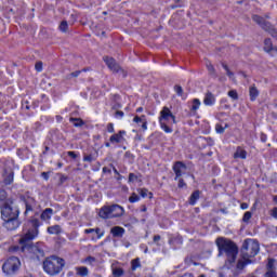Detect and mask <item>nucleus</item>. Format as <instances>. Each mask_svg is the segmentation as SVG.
<instances>
[{"instance_id": "42", "label": "nucleus", "mask_w": 277, "mask_h": 277, "mask_svg": "<svg viewBox=\"0 0 277 277\" xmlns=\"http://www.w3.org/2000/svg\"><path fill=\"white\" fill-rule=\"evenodd\" d=\"M135 181H137V175H135V173H130L129 183H135Z\"/></svg>"}, {"instance_id": "54", "label": "nucleus", "mask_w": 277, "mask_h": 277, "mask_svg": "<svg viewBox=\"0 0 277 277\" xmlns=\"http://www.w3.org/2000/svg\"><path fill=\"white\" fill-rule=\"evenodd\" d=\"M95 232H96V228H89V229L84 230L85 235H90V234L95 233Z\"/></svg>"}, {"instance_id": "47", "label": "nucleus", "mask_w": 277, "mask_h": 277, "mask_svg": "<svg viewBox=\"0 0 277 277\" xmlns=\"http://www.w3.org/2000/svg\"><path fill=\"white\" fill-rule=\"evenodd\" d=\"M107 131H108V133H115V129H114V123H108L107 124Z\"/></svg>"}, {"instance_id": "46", "label": "nucleus", "mask_w": 277, "mask_h": 277, "mask_svg": "<svg viewBox=\"0 0 277 277\" xmlns=\"http://www.w3.org/2000/svg\"><path fill=\"white\" fill-rule=\"evenodd\" d=\"M115 118H124V111L122 110H117L115 113Z\"/></svg>"}, {"instance_id": "14", "label": "nucleus", "mask_w": 277, "mask_h": 277, "mask_svg": "<svg viewBox=\"0 0 277 277\" xmlns=\"http://www.w3.org/2000/svg\"><path fill=\"white\" fill-rule=\"evenodd\" d=\"M98 215L102 217V220H111L113 216L110 206H104L102 209H100Z\"/></svg>"}, {"instance_id": "48", "label": "nucleus", "mask_w": 277, "mask_h": 277, "mask_svg": "<svg viewBox=\"0 0 277 277\" xmlns=\"http://www.w3.org/2000/svg\"><path fill=\"white\" fill-rule=\"evenodd\" d=\"M68 157H70L71 159H77V157H79V155H77V153L75 151H67Z\"/></svg>"}, {"instance_id": "61", "label": "nucleus", "mask_w": 277, "mask_h": 277, "mask_svg": "<svg viewBox=\"0 0 277 277\" xmlns=\"http://www.w3.org/2000/svg\"><path fill=\"white\" fill-rule=\"evenodd\" d=\"M136 111H137V114H140V113L144 111V108H143V107H138V108L136 109Z\"/></svg>"}, {"instance_id": "9", "label": "nucleus", "mask_w": 277, "mask_h": 277, "mask_svg": "<svg viewBox=\"0 0 277 277\" xmlns=\"http://www.w3.org/2000/svg\"><path fill=\"white\" fill-rule=\"evenodd\" d=\"M173 120V124H176V116L172 114V110L168 108V106H164L162 110L160 111L159 122H163V120Z\"/></svg>"}, {"instance_id": "16", "label": "nucleus", "mask_w": 277, "mask_h": 277, "mask_svg": "<svg viewBox=\"0 0 277 277\" xmlns=\"http://www.w3.org/2000/svg\"><path fill=\"white\" fill-rule=\"evenodd\" d=\"M110 233L113 235V237H117V238H122L124 237V227L121 226H115L110 229Z\"/></svg>"}, {"instance_id": "36", "label": "nucleus", "mask_w": 277, "mask_h": 277, "mask_svg": "<svg viewBox=\"0 0 277 277\" xmlns=\"http://www.w3.org/2000/svg\"><path fill=\"white\" fill-rule=\"evenodd\" d=\"M228 96L230 97V98H233V101H238V98H239V94L235 91V90H230V91H228Z\"/></svg>"}, {"instance_id": "40", "label": "nucleus", "mask_w": 277, "mask_h": 277, "mask_svg": "<svg viewBox=\"0 0 277 277\" xmlns=\"http://www.w3.org/2000/svg\"><path fill=\"white\" fill-rule=\"evenodd\" d=\"M84 263H88V265H92L93 263H96V258L89 255L85 260Z\"/></svg>"}, {"instance_id": "29", "label": "nucleus", "mask_w": 277, "mask_h": 277, "mask_svg": "<svg viewBox=\"0 0 277 277\" xmlns=\"http://www.w3.org/2000/svg\"><path fill=\"white\" fill-rule=\"evenodd\" d=\"M226 129H228V123H225L224 126L220 124V123H216L215 124V131L216 133H224V131H226Z\"/></svg>"}, {"instance_id": "60", "label": "nucleus", "mask_w": 277, "mask_h": 277, "mask_svg": "<svg viewBox=\"0 0 277 277\" xmlns=\"http://www.w3.org/2000/svg\"><path fill=\"white\" fill-rule=\"evenodd\" d=\"M160 240H161V236L160 235L154 236V241H160Z\"/></svg>"}, {"instance_id": "23", "label": "nucleus", "mask_w": 277, "mask_h": 277, "mask_svg": "<svg viewBox=\"0 0 277 277\" xmlns=\"http://www.w3.org/2000/svg\"><path fill=\"white\" fill-rule=\"evenodd\" d=\"M198 200H200V190H195L189 197V205L194 207Z\"/></svg>"}, {"instance_id": "49", "label": "nucleus", "mask_w": 277, "mask_h": 277, "mask_svg": "<svg viewBox=\"0 0 277 277\" xmlns=\"http://www.w3.org/2000/svg\"><path fill=\"white\" fill-rule=\"evenodd\" d=\"M29 211H34V208L31 207V205H29V202L26 201V211H25V213H29Z\"/></svg>"}, {"instance_id": "34", "label": "nucleus", "mask_w": 277, "mask_h": 277, "mask_svg": "<svg viewBox=\"0 0 277 277\" xmlns=\"http://www.w3.org/2000/svg\"><path fill=\"white\" fill-rule=\"evenodd\" d=\"M14 181V173H10L6 177H4L5 185H12Z\"/></svg>"}, {"instance_id": "45", "label": "nucleus", "mask_w": 277, "mask_h": 277, "mask_svg": "<svg viewBox=\"0 0 277 277\" xmlns=\"http://www.w3.org/2000/svg\"><path fill=\"white\" fill-rule=\"evenodd\" d=\"M95 233L97 235V239H101L105 235V232H101V228L96 227Z\"/></svg>"}, {"instance_id": "24", "label": "nucleus", "mask_w": 277, "mask_h": 277, "mask_svg": "<svg viewBox=\"0 0 277 277\" xmlns=\"http://www.w3.org/2000/svg\"><path fill=\"white\" fill-rule=\"evenodd\" d=\"M111 276L110 277H123L124 276V269L121 267H113L111 268Z\"/></svg>"}, {"instance_id": "55", "label": "nucleus", "mask_w": 277, "mask_h": 277, "mask_svg": "<svg viewBox=\"0 0 277 277\" xmlns=\"http://www.w3.org/2000/svg\"><path fill=\"white\" fill-rule=\"evenodd\" d=\"M226 75H227V77H229V79H233L235 77V74L230 70H227Z\"/></svg>"}, {"instance_id": "10", "label": "nucleus", "mask_w": 277, "mask_h": 277, "mask_svg": "<svg viewBox=\"0 0 277 277\" xmlns=\"http://www.w3.org/2000/svg\"><path fill=\"white\" fill-rule=\"evenodd\" d=\"M265 277H277L275 259H268V262L266 264Z\"/></svg>"}, {"instance_id": "58", "label": "nucleus", "mask_w": 277, "mask_h": 277, "mask_svg": "<svg viewBox=\"0 0 277 277\" xmlns=\"http://www.w3.org/2000/svg\"><path fill=\"white\" fill-rule=\"evenodd\" d=\"M240 209L246 210L248 209V203L243 202L240 205Z\"/></svg>"}, {"instance_id": "22", "label": "nucleus", "mask_w": 277, "mask_h": 277, "mask_svg": "<svg viewBox=\"0 0 277 277\" xmlns=\"http://www.w3.org/2000/svg\"><path fill=\"white\" fill-rule=\"evenodd\" d=\"M249 96H250V101L252 102L256 101V98L259 97V89H256V87L254 85L250 87Z\"/></svg>"}, {"instance_id": "38", "label": "nucleus", "mask_w": 277, "mask_h": 277, "mask_svg": "<svg viewBox=\"0 0 277 277\" xmlns=\"http://www.w3.org/2000/svg\"><path fill=\"white\" fill-rule=\"evenodd\" d=\"M129 202L133 203V202H140V196H137V194L133 193L130 197H129Z\"/></svg>"}, {"instance_id": "25", "label": "nucleus", "mask_w": 277, "mask_h": 277, "mask_svg": "<svg viewBox=\"0 0 277 277\" xmlns=\"http://www.w3.org/2000/svg\"><path fill=\"white\" fill-rule=\"evenodd\" d=\"M77 275L78 276H88L90 274V271L85 266H79L76 268Z\"/></svg>"}, {"instance_id": "21", "label": "nucleus", "mask_w": 277, "mask_h": 277, "mask_svg": "<svg viewBox=\"0 0 277 277\" xmlns=\"http://www.w3.org/2000/svg\"><path fill=\"white\" fill-rule=\"evenodd\" d=\"M264 51L266 53H272V51H276V48H274V44L272 43V39L267 38L264 40Z\"/></svg>"}, {"instance_id": "33", "label": "nucleus", "mask_w": 277, "mask_h": 277, "mask_svg": "<svg viewBox=\"0 0 277 277\" xmlns=\"http://www.w3.org/2000/svg\"><path fill=\"white\" fill-rule=\"evenodd\" d=\"M83 161H87L88 163H92V161H96V156L90 154L83 156Z\"/></svg>"}, {"instance_id": "30", "label": "nucleus", "mask_w": 277, "mask_h": 277, "mask_svg": "<svg viewBox=\"0 0 277 277\" xmlns=\"http://www.w3.org/2000/svg\"><path fill=\"white\" fill-rule=\"evenodd\" d=\"M198 109H200V100L194 98L193 100V105L190 107V110L198 111Z\"/></svg>"}, {"instance_id": "50", "label": "nucleus", "mask_w": 277, "mask_h": 277, "mask_svg": "<svg viewBox=\"0 0 277 277\" xmlns=\"http://www.w3.org/2000/svg\"><path fill=\"white\" fill-rule=\"evenodd\" d=\"M6 195H5V190L0 189V200H5Z\"/></svg>"}, {"instance_id": "35", "label": "nucleus", "mask_w": 277, "mask_h": 277, "mask_svg": "<svg viewBox=\"0 0 277 277\" xmlns=\"http://www.w3.org/2000/svg\"><path fill=\"white\" fill-rule=\"evenodd\" d=\"M161 129L164 131V133H172V128L168 127L166 122L161 121L159 122Z\"/></svg>"}, {"instance_id": "1", "label": "nucleus", "mask_w": 277, "mask_h": 277, "mask_svg": "<svg viewBox=\"0 0 277 277\" xmlns=\"http://www.w3.org/2000/svg\"><path fill=\"white\" fill-rule=\"evenodd\" d=\"M39 214L36 213L35 216L30 217L28 221V225L30 226L27 233L21 237L19 243L22 246L23 252L27 250L29 254H34V256L37 259V261H40V259H44V245L42 242L37 243H29V241H32V239H36L38 237V233L41 224L40 220L36 216Z\"/></svg>"}, {"instance_id": "32", "label": "nucleus", "mask_w": 277, "mask_h": 277, "mask_svg": "<svg viewBox=\"0 0 277 277\" xmlns=\"http://www.w3.org/2000/svg\"><path fill=\"white\" fill-rule=\"evenodd\" d=\"M250 220H252V212H250V211L245 212V214L242 216V222H245V224H248V222H250Z\"/></svg>"}, {"instance_id": "56", "label": "nucleus", "mask_w": 277, "mask_h": 277, "mask_svg": "<svg viewBox=\"0 0 277 277\" xmlns=\"http://www.w3.org/2000/svg\"><path fill=\"white\" fill-rule=\"evenodd\" d=\"M41 176H42V179H44V181H48V179H49V173L42 172V173H41Z\"/></svg>"}, {"instance_id": "15", "label": "nucleus", "mask_w": 277, "mask_h": 277, "mask_svg": "<svg viewBox=\"0 0 277 277\" xmlns=\"http://www.w3.org/2000/svg\"><path fill=\"white\" fill-rule=\"evenodd\" d=\"M133 122H136V124H140L141 122L143 131H146V129H148V121L146 120V115H142L141 117L135 116Z\"/></svg>"}, {"instance_id": "19", "label": "nucleus", "mask_w": 277, "mask_h": 277, "mask_svg": "<svg viewBox=\"0 0 277 277\" xmlns=\"http://www.w3.org/2000/svg\"><path fill=\"white\" fill-rule=\"evenodd\" d=\"M47 233L49 235H62V226L60 225H52L47 228Z\"/></svg>"}, {"instance_id": "43", "label": "nucleus", "mask_w": 277, "mask_h": 277, "mask_svg": "<svg viewBox=\"0 0 277 277\" xmlns=\"http://www.w3.org/2000/svg\"><path fill=\"white\" fill-rule=\"evenodd\" d=\"M35 68L37 72H42V62H37Z\"/></svg>"}, {"instance_id": "5", "label": "nucleus", "mask_w": 277, "mask_h": 277, "mask_svg": "<svg viewBox=\"0 0 277 277\" xmlns=\"http://www.w3.org/2000/svg\"><path fill=\"white\" fill-rule=\"evenodd\" d=\"M18 269H21V260L16 256L9 258L2 265V272L8 276H14Z\"/></svg>"}, {"instance_id": "18", "label": "nucleus", "mask_w": 277, "mask_h": 277, "mask_svg": "<svg viewBox=\"0 0 277 277\" xmlns=\"http://www.w3.org/2000/svg\"><path fill=\"white\" fill-rule=\"evenodd\" d=\"M246 157H248V151L241 147H237L234 153V159H246Z\"/></svg>"}, {"instance_id": "31", "label": "nucleus", "mask_w": 277, "mask_h": 277, "mask_svg": "<svg viewBox=\"0 0 277 277\" xmlns=\"http://www.w3.org/2000/svg\"><path fill=\"white\" fill-rule=\"evenodd\" d=\"M131 265H132L133 272H135V269H137V267H142V264L140 263V258L132 260Z\"/></svg>"}, {"instance_id": "2", "label": "nucleus", "mask_w": 277, "mask_h": 277, "mask_svg": "<svg viewBox=\"0 0 277 277\" xmlns=\"http://www.w3.org/2000/svg\"><path fill=\"white\" fill-rule=\"evenodd\" d=\"M215 245L219 249V256H226L225 264L223 266V273L225 277H235V267H237V254H239V248L233 240L224 237H219L215 240Z\"/></svg>"}, {"instance_id": "57", "label": "nucleus", "mask_w": 277, "mask_h": 277, "mask_svg": "<svg viewBox=\"0 0 277 277\" xmlns=\"http://www.w3.org/2000/svg\"><path fill=\"white\" fill-rule=\"evenodd\" d=\"M103 172H104V174H105V173L111 174V170L108 169L107 167H104V168H103Z\"/></svg>"}, {"instance_id": "28", "label": "nucleus", "mask_w": 277, "mask_h": 277, "mask_svg": "<svg viewBox=\"0 0 277 277\" xmlns=\"http://www.w3.org/2000/svg\"><path fill=\"white\" fill-rule=\"evenodd\" d=\"M70 122H72L74 127H83L85 124L81 118H70Z\"/></svg>"}, {"instance_id": "41", "label": "nucleus", "mask_w": 277, "mask_h": 277, "mask_svg": "<svg viewBox=\"0 0 277 277\" xmlns=\"http://www.w3.org/2000/svg\"><path fill=\"white\" fill-rule=\"evenodd\" d=\"M202 140L206 142L208 146H213V144H215V142L211 137H203Z\"/></svg>"}, {"instance_id": "12", "label": "nucleus", "mask_w": 277, "mask_h": 277, "mask_svg": "<svg viewBox=\"0 0 277 277\" xmlns=\"http://www.w3.org/2000/svg\"><path fill=\"white\" fill-rule=\"evenodd\" d=\"M110 215L111 217H122L124 215V208L119 205H113L110 206Z\"/></svg>"}, {"instance_id": "53", "label": "nucleus", "mask_w": 277, "mask_h": 277, "mask_svg": "<svg viewBox=\"0 0 277 277\" xmlns=\"http://www.w3.org/2000/svg\"><path fill=\"white\" fill-rule=\"evenodd\" d=\"M272 217H275L277 220V208H274L271 213Z\"/></svg>"}, {"instance_id": "44", "label": "nucleus", "mask_w": 277, "mask_h": 277, "mask_svg": "<svg viewBox=\"0 0 277 277\" xmlns=\"http://www.w3.org/2000/svg\"><path fill=\"white\" fill-rule=\"evenodd\" d=\"M177 187H180V189H183V187H187V184L185 183V181L183 179H180Z\"/></svg>"}, {"instance_id": "13", "label": "nucleus", "mask_w": 277, "mask_h": 277, "mask_svg": "<svg viewBox=\"0 0 277 277\" xmlns=\"http://www.w3.org/2000/svg\"><path fill=\"white\" fill-rule=\"evenodd\" d=\"M127 135V131L120 130L118 133L113 134L109 138L110 144H120L122 140H124V136Z\"/></svg>"}, {"instance_id": "6", "label": "nucleus", "mask_w": 277, "mask_h": 277, "mask_svg": "<svg viewBox=\"0 0 277 277\" xmlns=\"http://www.w3.org/2000/svg\"><path fill=\"white\" fill-rule=\"evenodd\" d=\"M18 208L11 202H4L1 207L2 220H10L12 217H18Z\"/></svg>"}, {"instance_id": "7", "label": "nucleus", "mask_w": 277, "mask_h": 277, "mask_svg": "<svg viewBox=\"0 0 277 277\" xmlns=\"http://www.w3.org/2000/svg\"><path fill=\"white\" fill-rule=\"evenodd\" d=\"M104 62L108 66L109 70L113 72H121L123 77H127V71L120 68V65H118L114 57L105 56Z\"/></svg>"}, {"instance_id": "8", "label": "nucleus", "mask_w": 277, "mask_h": 277, "mask_svg": "<svg viewBox=\"0 0 277 277\" xmlns=\"http://www.w3.org/2000/svg\"><path fill=\"white\" fill-rule=\"evenodd\" d=\"M187 166L184 162L176 161L173 164V172L175 174L174 181H179V179H181L185 174Z\"/></svg>"}, {"instance_id": "26", "label": "nucleus", "mask_w": 277, "mask_h": 277, "mask_svg": "<svg viewBox=\"0 0 277 277\" xmlns=\"http://www.w3.org/2000/svg\"><path fill=\"white\" fill-rule=\"evenodd\" d=\"M60 31H62V34H67L68 31V22L66 19H63L58 26Z\"/></svg>"}, {"instance_id": "11", "label": "nucleus", "mask_w": 277, "mask_h": 277, "mask_svg": "<svg viewBox=\"0 0 277 277\" xmlns=\"http://www.w3.org/2000/svg\"><path fill=\"white\" fill-rule=\"evenodd\" d=\"M3 226L6 230H16L18 226H21V222H18V217H12L9 220H3Z\"/></svg>"}, {"instance_id": "63", "label": "nucleus", "mask_w": 277, "mask_h": 277, "mask_svg": "<svg viewBox=\"0 0 277 277\" xmlns=\"http://www.w3.org/2000/svg\"><path fill=\"white\" fill-rule=\"evenodd\" d=\"M49 150H50L49 146H45V149H44V151H43V155H47V153H49Z\"/></svg>"}, {"instance_id": "39", "label": "nucleus", "mask_w": 277, "mask_h": 277, "mask_svg": "<svg viewBox=\"0 0 277 277\" xmlns=\"http://www.w3.org/2000/svg\"><path fill=\"white\" fill-rule=\"evenodd\" d=\"M138 194L142 198H147L148 197V189L146 188H140Z\"/></svg>"}, {"instance_id": "3", "label": "nucleus", "mask_w": 277, "mask_h": 277, "mask_svg": "<svg viewBox=\"0 0 277 277\" xmlns=\"http://www.w3.org/2000/svg\"><path fill=\"white\" fill-rule=\"evenodd\" d=\"M259 250H261L259 241L253 239L245 240L240 250L242 260H238L236 264V269H243L246 265H250V263H252V260L250 259H253V256L258 255Z\"/></svg>"}, {"instance_id": "20", "label": "nucleus", "mask_w": 277, "mask_h": 277, "mask_svg": "<svg viewBox=\"0 0 277 277\" xmlns=\"http://www.w3.org/2000/svg\"><path fill=\"white\" fill-rule=\"evenodd\" d=\"M51 217H53V209L51 208H47L40 214V219L43 220V222H47V220H51Z\"/></svg>"}, {"instance_id": "17", "label": "nucleus", "mask_w": 277, "mask_h": 277, "mask_svg": "<svg viewBox=\"0 0 277 277\" xmlns=\"http://www.w3.org/2000/svg\"><path fill=\"white\" fill-rule=\"evenodd\" d=\"M203 105L211 106L215 105V95L211 92H207L203 98Z\"/></svg>"}, {"instance_id": "52", "label": "nucleus", "mask_w": 277, "mask_h": 277, "mask_svg": "<svg viewBox=\"0 0 277 277\" xmlns=\"http://www.w3.org/2000/svg\"><path fill=\"white\" fill-rule=\"evenodd\" d=\"M260 140H261V142H263V143L267 142V134L262 133L261 136H260Z\"/></svg>"}, {"instance_id": "37", "label": "nucleus", "mask_w": 277, "mask_h": 277, "mask_svg": "<svg viewBox=\"0 0 277 277\" xmlns=\"http://www.w3.org/2000/svg\"><path fill=\"white\" fill-rule=\"evenodd\" d=\"M207 68H208V72H209L210 75H212L213 77H217V74L215 72V67H213L212 64H208V65H207Z\"/></svg>"}, {"instance_id": "64", "label": "nucleus", "mask_w": 277, "mask_h": 277, "mask_svg": "<svg viewBox=\"0 0 277 277\" xmlns=\"http://www.w3.org/2000/svg\"><path fill=\"white\" fill-rule=\"evenodd\" d=\"M105 146H106V148H109V146H111V144L109 142H106Z\"/></svg>"}, {"instance_id": "51", "label": "nucleus", "mask_w": 277, "mask_h": 277, "mask_svg": "<svg viewBox=\"0 0 277 277\" xmlns=\"http://www.w3.org/2000/svg\"><path fill=\"white\" fill-rule=\"evenodd\" d=\"M81 75V70H76L71 74H69V77H79Z\"/></svg>"}, {"instance_id": "4", "label": "nucleus", "mask_w": 277, "mask_h": 277, "mask_svg": "<svg viewBox=\"0 0 277 277\" xmlns=\"http://www.w3.org/2000/svg\"><path fill=\"white\" fill-rule=\"evenodd\" d=\"M64 267H66V260L57 255H50L42 263L43 272L48 276H60L64 272Z\"/></svg>"}, {"instance_id": "59", "label": "nucleus", "mask_w": 277, "mask_h": 277, "mask_svg": "<svg viewBox=\"0 0 277 277\" xmlns=\"http://www.w3.org/2000/svg\"><path fill=\"white\" fill-rule=\"evenodd\" d=\"M222 67L224 68V70H226V72H228V70H230V69L228 68V65H226L225 63H222Z\"/></svg>"}, {"instance_id": "62", "label": "nucleus", "mask_w": 277, "mask_h": 277, "mask_svg": "<svg viewBox=\"0 0 277 277\" xmlns=\"http://www.w3.org/2000/svg\"><path fill=\"white\" fill-rule=\"evenodd\" d=\"M113 170L117 175H120V172H118V169H116V167H114Z\"/></svg>"}, {"instance_id": "27", "label": "nucleus", "mask_w": 277, "mask_h": 277, "mask_svg": "<svg viewBox=\"0 0 277 277\" xmlns=\"http://www.w3.org/2000/svg\"><path fill=\"white\" fill-rule=\"evenodd\" d=\"M174 91L176 92L177 96H181L182 98H187V95H185V92L183 91V87L175 84Z\"/></svg>"}]
</instances>
